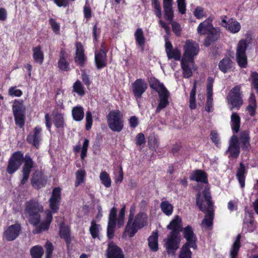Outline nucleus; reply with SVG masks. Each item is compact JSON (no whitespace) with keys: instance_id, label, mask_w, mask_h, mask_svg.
<instances>
[{"instance_id":"f257e3e1","label":"nucleus","mask_w":258,"mask_h":258,"mask_svg":"<svg viewBox=\"0 0 258 258\" xmlns=\"http://www.w3.org/2000/svg\"><path fill=\"white\" fill-rule=\"evenodd\" d=\"M23 162L24 163L22 169L23 177L21 180L20 186L24 185L27 182L30 173L34 167L35 162L30 154L27 153L24 156L22 151L15 152L9 158L6 169L7 173L12 175L19 169Z\"/></svg>"},{"instance_id":"f03ea898","label":"nucleus","mask_w":258,"mask_h":258,"mask_svg":"<svg viewBox=\"0 0 258 258\" xmlns=\"http://www.w3.org/2000/svg\"><path fill=\"white\" fill-rule=\"evenodd\" d=\"M181 218L176 215L167 226L171 231L167 236L165 246L168 254L174 255L179 247L181 241L180 232L182 231Z\"/></svg>"},{"instance_id":"7ed1b4c3","label":"nucleus","mask_w":258,"mask_h":258,"mask_svg":"<svg viewBox=\"0 0 258 258\" xmlns=\"http://www.w3.org/2000/svg\"><path fill=\"white\" fill-rule=\"evenodd\" d=\"M149 83L150 87L158 94L159 103L155 110V112L158 113L169 104L170 92L164 85L154 77L150 78Z\"/></svg>"},{"instance_id":"20e7f679","label":"nucleus","mask_w":258,"mask_h":258,"mask_svg":"<svg viewBox=\"0 0 258 258\" xmlns=\"http://www.w3.org/2000/svg\"><path fill=\"white\" fill-rule=\"evenodd\" d=\"M43 210V206L38 200L31 199L25 203L24 213L30 223L34 226L40 223Z\"/></svg>"},{"instance_id":"39448f33","label":"nucleus","mask_w":258,"mask_h":258,"mask_svg":"<svg viewBox=\"0 0 258 258\" xmlns=\"http://www.w3.org/2000/svg\"><path fill=\"white\" fill-rule=\"evenodd\" d=\"M134 215L131 213L125 227L124 232L128 234L130 237H133L139 229L147 225L148 217L147 214L140 212L138 213L133 220Z\"/></svg>"},{"instance_id":"423d86ee","label":"nucleus","mask_w":258,"mask_h":258,"mask_svg":"<svg viewBox=\"0 0 258 258\" xmlns=\"http://www.w3.org/2000/svg\"><path fill=\"white\" fill-rule=\"evenodd\" d=\"M203 202L201 194L198 193L196 195V205L199 210L205 214V217L202 221V227L207 230H211L213 227L214 209H205L203 205Z\"/></svg>"},{"instance_id":"0eeeda50","label":"nucleus","mask_w":258,"mask_h":258,"mask_svg":"<svg viewBox=\"0 0 258 258\" xmlns=\"http://www.w3.org/2000/svg\"><path fill=\"white\" fill-rule=\"evenodd\" d=\"M106 118L108 127L112 131L119 133L123 128V114L119 110L110 111Z\"/></svg>"},{"instance_id":"6e6552de","label":"nucleus","mask_w":258,"mask_h":258,"mask_svg":"<svg viewBox=\"0 0 258 258\" xmlns=\"http://www.w3.org/2000/svg\"><path fill=\"white\" fill-rule=\"evenodd\" d=\"M15 124L19 128L24 127L26 120V107L23 100H15L12 105Z\"/></svg>"},{"instance_id":"1a4fd4ad","label":"nucleus","mask_w":258,"mask_h":258,"mask_svg":"<svg viewBox=\"0 0 258 258\" xmlns=\"http://www.w3.org/2000/svg\"><path fill=\"white\" fill-rule=\"evenodd\" d=\"M248 44L245 39H241L236 48L235 60L240 68H246L248 66L247 57L246 51Z\"/></svg>"},{"instance_id":"9d476101","label":"nucleus","mask_w":258,"mask_h":258,"mask_svg":"<svg viewBox=\"0 0 258 258\" xmlns=\"http://www.w3.org/2000/svg\"><path fill=\"white\" fill-rule=\"evenodd\" d=\"M240 90L241 86L236 85L230 91L228 94V101L232 108H236L238 109L242 104L243 100Z\"/></svg>"},{"instance_id":"9b49d317","label":"nucleus","mask_w":258,"mask_h":258,"mask_svg":"<svg viewBox=\"0 0 258 258\" xmlns=\"http://www.w3.org/2000/svg\"><path fill=\"white\" fill-rule=\"evenodd\" d=\"M184 53L182 58L186 61L194 62V57L199 51V46L192 40H187L184 46Z\"/></svg>"},{"instance_id":"f8f14e48","label":"nucleus","mask_w":258,"mask_h":258,"mask_svg":"<svg viewBox=\"0 0 258 258\" xmlns=\"http://www.w3.org/2000/svg\"><path fill=\"white\" fill-rule=\"evenodd\" d=\"M61 189L59 187H54L52 191L51 196L49 199V205L51 214L58 212L61 200Z\"/></svg>"},{"instance_id":"ddd939ff","label":"nucleus","mask_w":258,"mask_h":258,"mask_svg":"<svg viewBox=\"0 0 258 258\" xmlns=\"http://www.w3.org/2000/svg\"><path fill=\"white\" fill-rule=\"evenodd\" d=\"M183 236L186 240V242L183 245L189 246L194 249L198 248V238L195 234L193 229L190 225H187L182 229Z\"/></svg>"},{"instance_id":"4468645a","label":"nucleus","mask_w":258,"mask_h":258,"mask_svg":"<svg viewBox=\"0 0 258 258\" xmlns=\"http://www.w3.org/2000/svg\"><path fill=\"white\" fill-rule=\"evenodd\" d=\"M148 88V84L144 79H136L132 84V90L136 99H140Z\"/></svg>"},{"instance_id":"2eb2a0df","label":"nucleus","mask_w":258,"mask_h":258,"mask_svg":"<svg viewBox=\"0 0 258 258\" xmlns=\"http://www.w3.org/2000/svg\"><path fill=\"white\" fill-rule=\"evenodd\" d=\"M42 140V128L39 126L35 127L33 132L29 133L26 138L27 143L37 149H39Z\"/></svg>"},{"instance_id":"dca6fc26","label":"nucleus","mask_w":258,"mask_h":258,"mask_svg":"<svg viewBox=\"0 0 258 258\" xmlns=\"http://www.w3.org/2000/svg\"><path fill=\"white\" fill-rule=\"evenodd\" d=\"M221 18V25L222 27H225L229 32L232 33H236L240 31L241 26L237 21L233 18H230L228 21H227V16L224 15L222 16Z\"/></svg>"},{"instance_id":"f3484780","label":"nucleus","mask_w":258,"mask_h":258,"mask_svg":"<svg viewBox=\"0 0 258 258\" xmlns=\"http://www.w3.org/2000/svg\"><path fill=\"white\" fill-rule=\"evenodd\" d=\"M214 79L211 77H209L207 84V100L205 110L208 112H211L213 110V85Z\"/></svg>"},{"instance_id":"a211bd4d","label":"nucleus","mask_w":258,"mask_h":258,"mask_svg":"<svg viewBox=\"0 0 258 258\" xmlns=\"http://www.w3.org/2000/svg\"><path fill=\"white\" fill-rule=\"evenodd\" d=\"M47 180L46 177L43 175L41 171H36L32 175L31 183L34 188L39 189L45 186Z\"/></svg>"},{"instance_id":"6ab92c4d","label":"nucleus","mask_w":258,"mask_h":258,"mask_svg":"<svg viewBox=\"0 0 258 258\" xmlns=\"http://www.w3.org/2000/svg\"><path fill=\"white\" fill-rule=\"evenodd\" d=\"M106 255L107 258H124L121 248L112 241H110L108 244Z\"/></svg>"},{"instance_id":"aec40b11","label":"nucleus","mask_w":258,"mask_h":258,"mask_svg":"<svg viewBox=\"0 0 258 258\" xmlns=\"http://www.w3.org/2000/svg\"><path fill=\"white\" fill-rule=\"evenodd\" d=\"M206 34L204 44L205 46L209 47L220 38L221 30L219 27H214Z\"/></svg>"},{"instance_id":"412c9836","label":"nucleus","mask_w":258,"mask_h":258,"mask_svg":"<svg viewBox=\"0 0 258 258\" xmlns=\"http://www.w3.org/2000/svg\"><path fill=\"white\" fill-rule=\"evenodd\" d=\"M21 230V225L19 223L9 226L4 232L6 240L9 241L15 240L19 236Z\"/></svg>"},{"instance_id":"4be33fe9","label":"nucleus","mask_w":258,"mask_h":258,"mask_svg":"<svg viewBox=\"0 0 258 258\" xmlns=\"http://www.w3.org/2000/svg\"><path fill=\"white\" fill-rule=\"evenodd\" d=\"M95 63L97 70H100L107 66L106 51L103 48L95 53Z\"/></svg>"},{"instance_id":"5701e85b","label":"nucleus","mask_w":258,"mask_h":258,"mask_svg":"<svg viewBox=\"0 0 258 258\" xmlns=\"http://www.w3.org/2000/svg\"><path fill=\"white\" fill-rule=\"evenodd\" d=\"M165 51L169 59H174L175 60H179L181 58V52L177 48H173L171 42L166 41L165 44Z\"/></svg>"},{"instance_id":"b1692460","label":"nucleus","mask_w":258,"mask_h":258,"mask_svg":"<svg viewBox=\"0 0 258 258\" xmlns=\"http://www.w3.org/2000/svg\"><path fill=\"white\" fill-rule=\"evenodd\" d=\"M69 56L68 53L66 50L61 48L60 50L59 59L57 62L58 68L62 71L68 72L70 70V63L67 60Z\"/></svg>"},{"instance_id":"393cba45","label":"nucleus","mask_w":258,"mask_h":258,"mask_svg":"<svg viewBox=\"0 0 258 258\" xmlns=\"http://www.w3.org/2000/svg\"><path fill=\"white\" fill-rule=\"evenodd\" d=\"M191 181H196L197 182H201L206 184L208 182V174L204 170L200 169L195 170L189 176Z\"/></svg>"},{"instance_id":"a878e982","label":"nucleus","mask_w":258,"mask_h":258,"mask_svg":"<svg viewBox=\"0 0 258 258\" xmlns=\"http://www.w3.org/2000/svg\"><path fill=\"white\" fill-rule=\"evenodd\" d=\"M219 70L225 74L232 71L234 68V62L228 56H225L219 62Z\"/></svg>"},{"instance_id":"bb28decb","label":"nucleus","mask_w":258,"mask_h":258,"mask_svg":"<svg viewBox=\"0 0 258 258\" xmlns=\"http://www.w3.org/2000/svg\"><path fill=\"white\" fill-rule=\"evenodd\" d=\"M173 0H163V13L164 18L169 21H172L174 17L173 10Z\"/></svg>"},{"instance_id":"cd10ccee","label":"nucleus","mask_w":258,"mask_h":258,"mask_svg":"<svg viewBox=\"0 0 258 258\" xmlns=\"http://www.w3.org/2000/svg\"><path fill=\"white\" fill-rule=\"evenodd\" d=\"M239 139L242 151H248L250 148V137L249 132L248 131H243L240 132L239 136Z\"/></svg>"},{"instance_id":"c85d7f7f","label":"nucleus","mask_w":258,"mask_h":258,"mask_svg":"<svg viewBox=\"0 0 258 258\" xmlns=\"http://www.w3.org/2000/svg\"><path fill=\"white\" fill-rule=\"evenodd\" d=\"M247 171L244 164L242 162L239 163V166L237 168L236 177L240 185L241 188H243L245 186V181Z\"/></svg>"},{"instance_id":"c756f323","label":"nucleus","mask_w":258,"mask_h":258,"mask_svg":"<svg viewBox=\"0 0 258 258\" xmlns=\"http://www.w3.org/2000/svg\"><path fill=\"white\" fill-rule=\"evenodd\" d=\"M241 235L239 234L237 235L236 239L233 243L232 247L230 250L229 257L230 258H238V253L241 247L240 239Z\"/></svg>"},{"instance_id":"7c9ffc66","label":"nucleus","mask_w":258,"mask_h":258,"mask_svg":"<svg viewBox=\"0 0 258 258\" xmlns=\"http://www.w3.org/2000/svg\"><path fill=\"white\" fill-rule=\"evenodd\" d=\"M134 36L136 44L143 51L146 43V38L145 37L142 28H137L134 33Z\"/></svg>"},{"instance_id":"2f4dec72","label":"nucleus","mask_w":258,"mask_h":258,"mask_svg":"<svg viewBox=\"0 0 258 258\" xmlns=\"http://www.w3.org/2000/svg\"><path fill=\"white\" fill-rule=\"evenodd\" d=\"M134 36L136 44L143 51L146 43V38L145 37L142 28H137L134 33Z\"/></svg>"},{"instance_id":"473e14b6","label":"nucleus","mask_w":258,"mask_h":258,"mask_svg":"<svg viewBox=\"0 0 258 258\" xmlns=\"http://www.w3.org/2000/svg\"><path fill=\"white\" fill-rule=\"evenodd\" d=\"M52 220V214L51 212L47 211L46 213V219L45 220L41 223L39 226L37 227V232L40 233L42 231L47 230L50 226V223Z\"/></svg>"},{"instance_id":"72a5a7b5","label":"nucleus","mask_w":258,"mask_h":258,"mask_svg":"<svg viewBox=\"0 0 258 258\" xmlns=\"http://www.w3.org/2000/svg\"><path fill=\"white\" fill-rule=\"evenodd\" d=\"M59 235L60 237L63 239L67 244L71 243L70 229L67 225L61 224L59 226Z\"/></svg>"},{"instance_id":"f704fd0d","label":"nucleus","mask_w":258,"mask_h":258,"mask_svg":"<svg viewBox=\"0 0 258 258\" xmlns=\"http://www.w3.org/2000/svg\"><path fill=\"white\" fill-rule=\"evenodd\" d=\"M158 236L157 232H153L148 238L149 247L153 251H157L159 249Z\"/></svg>"},{"instance_id":"c9c22d12","label":"nucleus","mask_w":258,"mask_h":258,"mask_svg":"<svg viewBox=\"0 0 258 258\" xmlns=\"http://www.w3.org/2000/svg\"><path fill=\"white\" fill-rule=\"evenodd\" d=\"M33 58L35 62L40 64H42L44 61V53L41 50V47L40 45L33 47Z\"/></svg>"},{"instance_id":"e433bc0d","label":"nucleus","mask_w":258,"mask_h":258,"mask_svg":"<svg viewBox=\"0 0 258 258\" xmlns=\"http://www.w3.org/2000/svg\"><path fill=\"white\" fill-rule=\"evenodd\" d=\"M73 119L76 121H80L84 117L83 107L81 105L75 106L72 111Z\"/></svg>"},{"instance_id":"4c0bfd02","label":"nucleus","mask_w":258,"mask_h":258,"mask_svg":"<svg viewBox=\"0 0 258 258\" xmlns=\"http://www.w3.org/2000/svg\"><path fill=\"white\" fill-rule=\"evenodd\" d=\"M231 126L233 133H237L239 131L240 117L237 113L233 112L231 116Z\"/></svg>"},{"instance_id":"58836bf2","label":"nucleus","mask_w":258,"mask_h":258,"mask_svg":"<svg viewBox=\"0 0 258 258\" xmlns=\"http://www.w3.org/2000/svg\"><path fill=\"white\" fill-rule=\"evenodd\" d=\"M197 85V81L195 80L189 95V107L191 110L195 109L197 107V104L196 101Z\"/></svg>"},{"instance_id":"ea45409f","label":"nucleus","mask_w":258,"mask_h":258,"mask_svg":"<svg viewBox=\"0 0 258 258\" xmlns=\"http://www.w3.org/2000/svg\"><path fill=\"white\" fill-rule=\"evenodd\" d=\"M190 62L185 60L184 58H182L181 60V67L183 70V77L185 78H189L192 75V71L188 64Z\"/></svg>"},{"instance_id":"a19ab883","label":"nucleus","mask_w":258,"mask_h":258,"mask_svg":"<svg viewBox=\"0 0 258 258\" xmlns=\"http://www.w3.org/2000/svg\"><path fill=\"white\" fill-rule=\"evenodd\" d=\"M240 153V146H229L225 152L226 154H228V157L229 159L237 158L239 157Z\"/></svg>"},{"instance_id":"79ce46f5","label":"nucleus","mask_w":258,"mask_h":258,"mask_svg":"<svg viewBox=\"0 0 258 258\" xmlns=\"http://www.w3.org/2000/svg\"><path fill=\"white\" fill-rule=\"evenodd\" d=\"M213 27H214L213 24H209L207 22L203 21L199 25L197 28V32L200 35H204Z\"/></svg>"},{"instance_id":"37998d69","label":"nucleus","mask_w":258,"mask_h":258,"mask_svg":"<svg viewBox=\"0 0 258 258\" xmlns=\"http://www.w3.org/2000/svg\"><path fill=\"white\" fill-rule=\"evenodd\" d=\"M30 253L32 258H41L44 254V250L41 246L37 245L31 248Z\"/></svg>"},{"instance_id":"c03bdc74","label":"nucleus","mask_w":258,"mask_h":258,"mask_svg":"<svg viewBox=\"0 0 258 258\" xmlns=\"http://www.w3.org/2000/svg\"><path fill=\"white\" fill-rule=\"evenodd\" d=\"M53 123L56 128H63L65 125L63 115L60 113L56 114L53 117Z\"/></svg>"},{"instance_id":"a18cd8bd","label":"nucleus","mask_w":258,"mask_h":258,"mask_svg":"<svg viewBox=\"0 0 258 258\" xmlns=\"http://www.w3.org/2000/svg\"><path fill=\"white\" fill-rule=\"evenodd\" d=\"M160 208L162 211L167 216H170L173 213V207L168 201L162 202Z\"/></svg>"},{"instance_id":"49530a36","label":"nucleus","mask_w":258,"mask_h":258,"mask_svg":"<svg viewBox=\"0 0 258 258\" xmlns=\"http://www.w3.org/2000/svg\"><path fill=\"white\" fill-rule=\"evenodd\" d=\"M73 90L80 96H83L85 94V88L81 82L79 80L76 81L74 83Z\"/></svg>"},{"instance_id":"de8ad7c7","label":"nucleus","mask_w":258,"mask_h":258,"mask_svg":"<svg viewBox=\"0 0 258 258\" xmlns=\"http://www.w3.org/2000/svg\"><path fill=\"white\" fill-rule=\"evenodd\" d=\"M101 183L107 188L111 186V180L109 174L105 171H102L100 174Z\"/></svg>"},{"instance_id":"09e8293b","label":"nucleus","mask_w":258,"mask_h":258,"mask_svg":"<svg viewBox=\"0 0 258 258\" xmlns=\"http://www.w3.org/2000/svg\"><path fill=\"white\" fill-rule=\"evenodd\" d=\"M191 248L189 246L182 245L179 253V258H192V252L190 250Z\"/></svg>"},{"instance_id":"8fccbe9b","label":"nucleus","mask_w":258,"mask_h":258,"mask_svg":"<svg viewBox=\"0 0 258 258\" xmlns=\"http://www.w3.org/2000/svg\"><path fill=\"white\" fill-rule=\"evenodd\" d=\"M99 224H96L94 220H92L91 223V226L89 229L90 234L93 238H99Z\"/></svg>"},{"instance_id":"3c124183","label":"nucleus","mask_w":258,"mask_h":258,"mask_svg":"<svg viewBox=\"0 0 258 258\" xmlns=\"http://www.w3.org/2000/svg\"><path fill=\"white\" fill-rule=\"evenodd\" d=\"M87 57L85 53H75L74 60L76 64L80 67L84 66Z\"/></svg>"},{"instance_id":"603ef678","label":"nucleus","mask_w":258,"mask_h":258,"mask_svg":"<svg viewBox=\"0 0 258 258\" xmlns=\"http://www.w3.org/2000/svg\"><path fill=\"white\" fill-rule=\"evenodd\" d=\"M49 25L50 26L52 31L56 35L60 34V24L55 19L50 18L48 20Z\"/></svg>"},{"instance_id":"864d4df0","label":"nucleus","mask_w":258,"mask_h":258,"mask_svg":"<svg viewBox=\"0 0 258 258\" xmlns=\"http://www.w3.org/2000/svg\"><path fill=\"white\" fill-rule=\"evenodd\" d=\"M86 172L84 170H78L76 173V180L75 181L76 186H78L82 183L85 180Z\"/></svg>"},{"instance_id":"5fc2aeb1","label":"nucleus","mask_w":258,"mask_h":258,"mask_svg":"<svg viewBox=\"0 0 258 258\" xmlns=\"http://www.w3.org/2000/svg\"><path fill=\"white\" fill-rule=\"evenodd\" d=\"M152 6L154 8V13L158 18H161L162 16V12L161 6L158 0H151Z\"/></svg>"},{"instance_id":"6e6d98bb","label":"nucleus","mask_w":258,"mask_h":258,"mask_svg":"<svg viewBox=\"0 0 258 258\" xmlns=\"http://www.w3.org/2000/svg\"><path fill=\"white\" fill-rule=\"evenodd\" d=\"M146 140L144 134L142 133L138 134L135 139V144L136 145L143 148L145 145Z\"/></svg>"},{"instance_id":"4d7b16f0","label":"nucleus","mask_w":258,"mask_h":258,"mask_svg":"<svg viewBox=\"0 0 258 258\" xmlns=\"http://www.w3.org/2000/svg\"><path fill=\"white\" fill-rule=\"evenodd\" d=\"M194 14L197 19H201L203 17H206V14L204 11L203 8L201 7H197L194 11Z\"/></svg>"},{"instance_id":"13d9d810","label":"nucleus","mask_w":258,"mask_h":258,"mask_svg":"<svg viewBox=\"0 0 258 258\" xmlns=\"http://www.w3.org/2000/svg\"><path fill=\"white\" fill-rule=\"evenodd\" d=\"M93 123L92 114L91 112L88 111L86 113V125L85 128L87 131L91 129Z\"/></svg>"},{"instance_id":"bf43d9fd","label":"nucleus","mask_w":258,"mask_h":258,"mask_svg":"<svg viewBox=\"0 0 258 258\" xmlns=\"http://www.w3.org/2000/svg\"><path fill=\"white\" fill-rule=\"evenodd\" d=\"M203 195L204 199L208 205V207H206L205 206L203 207H205V209H213V203L211 200L212 198L210 194L206 192V191H204Z\"/></svg>"},{"instance_id":"052dcab7","label":"nucleus","mask_w":258,"mask_h":258,"mask_svg":"<svg viewBox=\"0 0 258 258\" xmlns=\"http://www.w3.org/2000/svg\"><path fill=\"white\" fill-rule=\"evenodd\" d=\"M125 206L124 205L121 208L119 213L118 218H117V224L119 227H120L123 225L124 215H125Z\"/></svg>"},{"instance_id":"680f3d73","label":"nucleus","mask_w":258,"mask_h":258,"mask_svg":"<svg viewBox=\"0 0 258 258\" xmlns=\"http://www.w3.org/2000/svg\"><path fill=\"white\" fill-rule=\"evenodd\" d=\"M89 141L87 139H85L83 146L81 150V158L82 159H84L87 156L88 148L89 146Z\"/></svg>"},{"instance_id":"e2e57ef3","label":"nucleus","mask_w":258,"mask_h":258,"mask_svg":"<svg viewBox=\"0 0 258 258\" xmlns=\"http://www.w3.org/2000/svg\"><path fill=\"white\" fill-rule=\"evenodd\" d=\"M250 76L253 88L256 90V93H258V73L253 72L251 73Z\"/></svg>"},{"instance_id":"0e129e2a","label":"nucleus","mask_w":258,"mask_h":258,"mask_svg":"<svg viewBox=\"0 0 258 258\" xmlns=\"http://www.w3.org/2000/svg\"><path fill=\"white\" fill-rule=\"evenodd\" d=\"M22 94V91L20 89H17L16 87H11L9 89V95L10 96L20 97Z\"/></svg>"},{"instance_id":"69168bd1","label":"nucleus","mask_w":258,"mask_h":258,"mask_svg":"<svg viewBox=\"0 0 258 258\" xmlns=\"http://www.w3.org/2000/svg\"><path fill=\"white\" fill-rule=\"evenodd\" d=\"M100 33L101 29L99 28H97V24L96 23L93 27V41L94 43L98 42V39L100 34Z\"/></svg>"},{"instance_id":"338daca9","label":"nucleus","mask_w":258,"mask_h":258,"mask_svg":"<svg viewBox=\"0 0 258 258\" xmlns=\"http://www.w3.org/2000/svg\"><path fill=\"white\" fill-rule=\"evenodd\" d=\"M172 29L176 36H180L181 34V29L180 24L176 22H173L172 23Z\"/></svg>"},{"instance_id":"774afa93","label":"nucleus","mask_w":258,"mask_h":258,"mask_svg":"<svg viewBox=\"0 0 258 258\" xmlns=\"http://www.w3.org/2000/svg\"><path fill=\"white\" fill-rule=\"evenodd\" d=\"M81 79L84 84L87 86L88 88L90 87L91 81H90L89 76L87 75L85 71L82 72L81 75Z\"/></svg>"}]
</instances>
